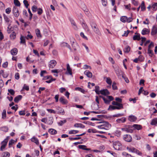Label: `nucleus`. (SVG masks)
I'll list each match as a JSON object with an SVG mask.
<instances>
[{
    "mask_svg": "<svg viewBox=\"0 0 157 157\" xmlns=\"http://www.w3.org/2000/svg\"><path fill=\"white\" fill-rule=\"evenodd\" d=\"M96 123L97 124H101L100 125L97 126V127L100 129L108 130L111 127V125L108 122L106 121H100L97 122Z\"/></svg>",
    "mask_w": 157,
    "mask_h": 157,
    "instance_id": "obj_1",
    "label": "nucleus"
},
{
    "mask_svg": "<svg viewBox=\"0 0 157 157\" xmlns=\"http://www.w3.org/2000/svg\"><path fill=\"white\" fill-rule=\"evenodd\" d=\"M90 25L94 33L99 36L101 35V33L96 23L92 22L90 23Z\"/></svg>",
    "mask_w": 157,
    "mask_h": 157,
    "instance_id": "obj_2",
    "label": "nucleus"
},
{
    "mask_svg": "<svg viewBox=\"0 0 157 157\" xmlns=\"http://www.w3.org/2000/svg\"><path fill=\"white\" fill-rule=\"evenodd\" d=\"M113 146L114 148L116 150H120L121 149L122 145L119 141H113Z\"/></svg>",
    "mask_w": 157,
    "mask_h": 157,
    "instance_id": "obj_3",
    "label": "nucleus"
},
{
    "mask_svg": "<svg viewBox=\"0 0 157 157\" xmlns=\"http://www.w3.org/2000/svg\"><path fill=\"white\" fill-rule=\"evenodd\" d=\"M132 126L131 125H126L124 128H121V130L128 133H132L133 130L132 129Z\"/></svg>",
    "mask_w": 157,
    "mask_h": 157,
    "instance_id": "obj_4",
    "label": "nucleus"
},
{
    "mask_svg": "<svg viewBox=\"0 0 157 157\" xmlns=\"http://www.w3.org/2000/svg\"><path fill=\"white\" fill-rule=\"evenodd\" d=\"M114 69L115 73L118 77H119L121 75H123L122 71L119 68L118 66H117L115 67H114Z\"/></svg>",
    "mask_w": 157,
    "mask_h": 157,
    "instance_id": "obj_5",
    "label": "nucleus"
},
{
    "mask_svg": "<svg viewBox=\"0 0 157 157\" xmlns=\"http://www.w3.org/2000/svg\"><path fill=\"white\" fill-rule=\"evenodd\" d=\"M13 12L14 16L17 17L19 15V13L17 8L16 6H14L13 10Z\"/></svg>",
    "mask_w": 157,
    "mask_h": 157,
    "instance_id": "obj_6",
    "label": "nucleus"
},
{
    "mask_svg": "<svg viewBox=\"0 0 157 157\" xmlns=\"http://www.w3.org/2000/svg\"><path fill=\"white\" fill-rule=\"evenodd\" d=\"M123 139L126 141L130 142L132 140V138L131 136L129 135H124L123 136Z\"/></svg>",
    "mask_w": 157,
    "mask_h": 157,
    "instance_id": "obj_7",
    "label": "nucleus"
},
{
    "mask_svg": "<svg viewBox=\"0 0 157 157\" xmlns=\"http://www.w3.org/2000/svg\"><path fill=\"white\" fill-rule=\"evenodd\" d=\"M56 63V62L55 60H51L49 63V67L52 68H53L55 66Z\"/></svg>",
    "mask_w": 157,
    "mask_h": 157,
    "instance_id": "obj_8",
    "label": "nucleus"
},
{
    "mask_svg": "<svg viewBox=\"0 0 157 157\" xmlns=\"http://www.w3.org/2000/svg\"><path fill=\"white\" fill-rule=\"evenodd\" d=\"M66 74L70 75H72V69L70 67L69 64H67V71L66 72Z\"/></svg>",
    "mask_w": 157,
    "mask_h": 157,
    "instance_id": "obj_9",
    "label": "nucleus"
},
{
    "mask_svg": "<svg viewBox=\"0 0 157 157\" xmlns=\"http://www.w3.org/2000/svg\"><path fill=\"white\" fill-rule=\"evenodd\" d=\"M70 21L73 28L75 30L77 29H78L76 24L74 20L72 18H70Z\"/></svg>",
    "mask_w": 157,
    "mask_h": 157,
    "instance_id": "obj_10",
    "label": "nucleus"
},
{
    "mask_svg": "<svg viewBox=\"0 0 157 157\" xmlns=\"http://www.w3.org/2000/svg\"><path fill=\"white\" fill-rule=\"evenodd\" d=\"M112 104L113 105H117L116 107H120L121 109H122L123 108V105L121 103H120L117 102L115 101H113L112 102Z\"/></svg>",
    "mask_w": 157,
    "mask_h": 157,
    "instance_id": "obj_11",
    "label": "nucleus"
},
{
    "mask_svg": "<svg viewBox=\"0 0 157 157\" xmlns=\"http://www.w3.org/2000/svg\"><path fill=\"white\" fill-rule=\"evenodd\" d=\"M100 93L101 94L105 95H108L109 94V92L107 89H104L100 90Z\"/></svg>",
    "mask_w": 157,
    "mask_h": 157,
    "instance_id": "obj_12",
    "label": "nucleus"
},
{
    "mask_svg": "<svg viewBox=\"0 0 157 157\" xmlns=\"http://www.w3.org/2000/svg\"><path fill=\"white\" fill-rule=\"evenodd\" d=\"M120 107H117L116 106H113L112 105H110L109 106V108L108 109V110L112 111V110H114L115 109H121Z\"/></svg>",
    "mask_w": 157,
    "mask_h": 157,
    "instance_id": "obj_13",
    "label": "nucleus"
},
{
    "mask_svg": "<svg viewBox=\"0 0 157 157\" xmlns=\"http://www.w3.org/2000/svg\"><path fill=\"white\" fill-rule=\"evenodd\" d=\"M135 34L136 35H134L133 37V39L134 40H140L141 39V38L140 37V34L136 33H135Z\"/></svg>",
    "mask_w": 157,
    "mask_h": 157,
    "instance_id": "obj_14",
    "label": "nucleus"
},
{
    "mask_svg": "<svg viewBox=\"0 0 157 157\" xmlns=\"http://www.w3.org/2000/svg\"><path fill=\"white\" fill-rule=\"evenodd\" d=\"M59 100L61 103L63 104H66L68 103V101L64 99L63 97L60 98Z\"/></svg>",
    "mask_w": 157,
    "mask_h": 157,
    "instance_id": "obj_15",
    "label": "nucleus"
},
{
    "mask_svg": "<svg viewBox=\"0 0 157 157\" xmlns=\"http://www.w3.org/2000/svg\"><path fill=\"white\" fill-rule=\"evenodd\" d=\"M150 33V31L147 29L144 28L141 32V33L143 35L148 34Z\"/></svg>",
    "mask_w": 157,
    "mask_h": 157,
    "instance_id": "obj_16",
    "label": "nucleus"
},
{
    "mask_svg": "<svg viewBox=\"0 0 157 157\" xmlns=\"http://www.w3.org/2000/svg\"><path fill=\"white\" fill-rule=\"evenodd\" d=\"M84 74L89 78H91L92 76V73L87 70L86 71L84 72Z\"/></svg>",
    "mask_w": 157,
    "mask_h": 157,
    "instance_id": "obj_17",
    "label": "nucleus"
},
{
    "mask_svg": "<svg viewBox=\"0 0 157 157\" xmlns=\"http://www.w3.org/2000/svg\"><path fill=\"white\" fill-rule=\"evenodd\" d=\"M157 33V28L155 26L153 27L152 29L151 34L154 35H155Z\"/></svg>",
    "mask_w": 157,
    "mask_h": 157,
    "instance_id": "obj_18",
    "label": "nucleus"
},
{
    "mask_svg": "<svg viewBox=\"0 0 157 157\" xmlns=\"http://www.w3.org/2000/svg\"><path fill=\"white\" fill-rule=\"evenodd\" d=\"M10 52L12 55L15 56L17 54V50L16 48H14L11 50Z\"/></svg>",
    "mask_w": 157,
    "mask_h": 157,
    "instance_id": "obj_19",
    "label": "nucleus"
},
{
    "mask_svg": "<svg viewBox=\"0 0 157 157\" xmlns=\"http://www.w3.org/2000/svg\"><path fill=\"white\" fill-rule=\"evenodd\" d=\"M74 127L76 128H85V126L81 123H76L74 125Z\"/></svg>",
    "mask_w": 157,
    "mask_h": 157,
    "instance_id": "obj_20",
    "label": "nucleus"
},
{
    "mask_svg": "<svg viewBox=\"0 0 157 157\" xmlns=\"http://www.w3.org/2000/svg\"><path fill=\"white\" fill-rule=\"evenodd\" d=\"M128 120L131 122H134L136 120V117L135 116L130 115L128 117Z\"/></svg>",
    "mask_w": 157,
    "mask_h": 157,
    "instance_id": "obj_21",
    "label": "nucleus"
},
{
    "mask_svg": "<svg viewBox=\"0 0 157 157\" xmlns=\"http://www.w3.org/2000/svg\"><path fill=\"white\" fill-rule=\"evenodd\" d=\"M31 140L32 142L35 143L37 145H38L39 144L38 140L37 138H36L35 137H32L31 139Z\"/></svg>",
    "mask_w": 157,
    "mask_h": 157,
    "instance_id": "obj_22",
    "label": "nucleus"
},
{
    "mask_svg": "<svg viewBox=\"0 0 157 157\" xmlns=\"http://www.w3.org/2000/svg\"><path fill=\"white\" fill-rule=\"evenodd\" d=\"M82 26L85 30H87V32H89L90 31V29H89L88 26L85 22H82Z\"/></svg>",
    "mask_w": 157,
    "mask_h": 157,
    "instance_id": "obj_23",
    "label": "nucleus"
},
{
    "mask_svg": "<svg viewBox=\"0 0 157 157\" xmlns=\"http://www.w3.org/2000/svg\"><path fill=\"white\" fill-rule=\"evenodd\" d=\"M22 96L21 95H19L15 97L14 99V101L16 103H17L18 101L21 99Z\"/></svg>",
    "mask_w": 157,
    "mask_h": 157,
    "instance_id": "obj_24",
    "label": "nucleus"
},
{
    "mask_svg": "<svg viewBox=\"0 0 157 157\" xmlns=\"http://www.w3.org/2000/svg\"><path fill=\"white\" fill-rule=\"evenodd\" d=\"M7 143L6 142H4L3 141L2 142V145L0 148V150L1 151H3V149L5 148L6 146L7 145Z\"/></svg>",
    "mask_w": 157,
    "mask_h": 157,
    "instance_id": "obj_25",
    "label": "nucleus"
},
{
    "mask_svg": "<svg viewBox=\"0 0 157 157\" xmlns=\"http://www.w3.org/2000/svg\"><path fill=\"white\" fill-rule=\"evenodd\" d=\"M48 132L51 134L55 135L57 133V131L55 129L52 128L49 129Z\"/></svg>",
    "mask_w": 157,
    "mask_h": 157,
    "instance_id": "obj_26",
    "label": "nucleus"
},
{
    "mask_svg": "<svg viewBox=\"0 0 157 157\" xmlns=\"http://www.w3.org/2000/svg\"><path fill=\"white\" fill-rule=\"evenodd\" d=\"M132 126V128L133 127L135 129H136L137 130L141 129L142 128L141 125L138 124H135Z\"/></svg>",
    "mask_w": 157,
    "mask_h": 157,
    "instance_id": "obj_27",
    "label": "nucleus"
},
{
    "mask_svg": "<svg viewBox=\"0 0 157 157\" xmlns=\"http://www.w3.org/2000/svg\"><path fill=\"white\" fill-rule=\"evenodd\" d=\"M79 148L86 151H89L90 150V148H86V146L84 145H79L78 146Z\"/></svg>",
    "mask_w": 157,
    "mask_h": 157,
    "instance_id": "obj_28",
    "label": "nucleus"
},
{
    "mask_svg": "<svg viewBox=\"0 0 157 157\" xmlns=\"http://www.w3.org/2000/svg\"><path fill=\"white\" fill-rule=\"evenodd\" d=\"M57 109L58 110V112L59 113L61 114L62 115H63L64 114V111L63 109L59 107H58L57 108Z\"/></svg>",
    "mask_w": 157,
    "mask_h": 157,
    "instance_id": "obj_29",
    "label": "nucleus"
},
{
    "mask_svg": "<svg viewBox=\"0 0 157 157\" xmlns=\"http://www.w3.org/2000/svg\"><path fill=\"white\" fill-rule=\"evenodd\" d=\"M116 121L118 123H124L126 121V118L124 117H122L117 120Z\"/></svg>",
    "mask_w": 157,
    "mask_h": 157,
    "instance_id": "obj_30",
    "label": "nucleus"
},
{
    "mask_svg": "<svg viewBox=\"0 0 157 157\" xmlns=\"http://www.w3.org/2000/svg\"><path fill=\"white\" fill-rule=\"evenodd\" d=\"M36 35L37 37L39 38L41 37V35L40 30L38 29H36Z\"/></svg>",
    "mask_w": 157,
    "mask_h": 157,
    "instance_id": "obj_31",
    "label": "nucleus"
},
{
    "mask_svg": "<svg viewBox=\"0 0 157 157\" xmlns=\"http://www.w3.org/2000/svg\"><path fill=\"white\" fill-rule=\"evenodd\" d=\"M4 17L5 21L6 22L8 23V24H10V23L11 21L10 20V19L9 18V17L5 15H4Z\"/></svg>",
    "mask_w": 157,
    "mask_h": 157,
    "instance_id": "obj_32",
    "label": "nucleus"
},
{
    "mask_svg": "<svg viewBox=\"0 0 157 157\" xmlns=\"http://www.w3.org/2000/svg\"><path fill=\"white\" fill-rule=\"evenodd\" d=\"M156 124H157V118H154L152 120L151 124L152 125H155Z\"/></svg>",
    "mask_w": 157,
    "mask_h": 157,
    "instance_id": "obj_33",
    "label": "nucleus"
},
{
    "mask_svg": "<svg viewBox=\"0 0 157 157\" xmlns=\"http://www.w3.org/2000/svg\"><path fill=\"white\" fill-rule=\"evenodd\" d=\"M127 17L125 16H123L121 17L120 20L122 22L124 23L126 22Z\"/></svg>",
    "mask_w": 157,
    "mask_h": 157,
    "instance_id": "obj_34",
    "label": "nucleus"
},
{
    "mask_svg": "<svg viewBox=\"0 0 157 157\" xmlns=\"http://www.w3.org/2000/svg\"><path fill=\"white\" fill-rule=\"evenodd\" d=\"M130 50V47L128 46H126L124 49V51L125 52L128 53Z\"/></svg>",
    "mask_w": 157,
    "mask_h": 157,
    "instance_id": "obj_35",
    "label": "nucleus"
},
{
    "mask_svg": "<svg viewBox=\"0 0 157 157\" xmlns=\"http://www.w3.org/2000/svg\"><path fill=\"white\" fill-rule=\"evenodd\" d=\"M20 43L25 44V38L24 36H21L20 37Z\"/></svg>",
    "mask_w": 157,
    "mask_h": 157,
    "instance_id": "obj_36",
    "label": "nucleus"
},
{
    "mask_svg": "<svg viewBox=\"0 0 157 157\" xmlns=\"http://www.w3.org/2000/svg\"><path fill=\"white\" fill-rule=\"evenodd\" d=\"M62 46H66L71 51H72V50L71 48V47L70 45H69L67 43L64 42L62 43Z\"/></svg>",
    "mask_w": 157,
    "mask_h": 157,
    "instance_id": "obj_37",
    "label": "nucleus"
},
{
    "mask_svg": "<svg viewBox=\"0 0 157 157\" xmlns=\"http://www.w3.org/2000/svg\"><path fill=\"white\" fill-rule=\"evenodd\" d=\"M151 6V8L154 10L155 11L157 9V3H154Z\"/></svg>",
    "mask_w": 157,
    "mask_h": 157,
    "instance_id": "obj_38",
    "label": "nucleus"
},
{
    "mask_svg": "<svg viewBox=\"0 0 157 157\" xmlns=\"http://www.w3.org/2000/svg\"><path fill=\"white\" fill-rule=\"evenodd\" d=\"M16 33L15 32H13L10 36V37L11 39L14 40L16 37Z\"/></svg>",
    "mask_w": 157,
    "mask_h": 157,
    "instance_id": "obj_39",
    "label": "nucleus"
},
{
    "mask_svg": "<svg viewBox=\"0 0 157 157\" xmlns=\"http://www.w3.org/2000/svg\"><path fill=\"white\" fill-rule=\"evenodd\" d=\"M78 132V131L75 130H71L69 131V134H75Z\"/></svg>",
    "mask_w": 157,
    "mask_h": 157,
    "instance_id": "obj_40",
    "label": "nucleus"
},
{
    "mask_svg": "<svg viewBox=\"0 0 157 157\" xmlns=\"http://www.w3.org/2000/svg\"><path fill=\"white\" fill-rule=\"evenodd\" d=\"M83 123L88 124L89 125H90L92 126H95V124L94 123H93L92 122H90V121H84L83 122Z\"/></svg>",
    "mask_w": 157,
    "mask_h": 157,
    "instance_id": "obj_41",
    "label": "nucleus"
},
{
    "mask_svg": "<svg viewBox=\"0 0 157 157\" xmlns=\"http://www.w3.org/2000/svg\"><path fill=\"white\" fill-rule=\"evenodd\" d=\"M106 82L109 85H111L112 83V81L111 80V79L109 77H107L106 78Z\"/></svg>",
    "mask_w": 157,
    "mask_h": 157,
    "instance_id": "obj_42",
    "label": "nucleus"
},
{
    "mask_svg": "<svg viewBox=\"0 0 157 157\" xmlns=\"http://www.w3.org/2000/svg\"><path fill=\"white\" fill-rule=\"evenodd\" d=\"M17 140L15 141L14 140L11 139L10 140L9 143V147H10V146L12 145L13 144H14L15 142H16Z\"/></svg>",
    "mask_w": 157,
    "mask_h": 157,
    "instance_id": "obj_43",
    "label": "nucleus"
},
{
    "mask_svg": "<svg viewBox=\"0 0 157 157\" xmlns=\"http://www.w3.org/2000/svg\"><path fill=\"white\" fill-rule=\"evenodd\" d=\"M72 46L75 51H76L78 47V45L77 43H75L74 45H72Z\"/></svg>",
    "mask_w": 157,
    "mask_h": 157,
    "instance_id": "obj_44",
    "label": "nucleus"
},
{
    "mask_svg": "<svg viewBox=\"0 0 157 157\" xmlns=\"http://www.w3.org/2000/svg\"><path fill=\"white\" fill-rule=\"evenodd\" d=\"M140 6L141 7L142 11H144L145 10V7L144 6V2L143 1L142 2L141 5Z\"/></svg>",
    "mask_w": 157,
    "mask_h": 157,
    "instance_id": "obj_45",
    "label": "nucleus"
},
{
    "mask_svg": "<svg viewBox=\"0 0 157 157\" xmlns=\"http://www.w3.org/2000/svg\"><path fill=\"white\" fill-rule=\"evenodd\" d=\"M6 117V111L5 110H4L2 113V118L3 119H5Z\"/></svg>",
    "mask_w": 157,
    "mask_h": 157,
    "instance_id": "obj_46",
    "label": "nucleus"
},
{
    "mask_svg": "<svg viewBox=\"0 0 157 157\" xmlns=\"http://www.w3.org/2000/svg\"><path fill=\"white\" fill-rule=\"evenodd\" d=\"M87 132L89 133H96L98 132L95 129H89L87 130Z\"/></svg>",
    "mask_w": 157,
    "mask_h": 157,
    "instance_id": "obj_47",
    "label": "nucleus"
},
{
    "mask_svg": "<svg viewBox=\"0 0 157 157\" xmlns=\"http://www.w3.org/2000/svg\"><path fill=\"white\" fill-rule=\"evenodd\" d=\"M147 53L149 54V56L151 57L153 55V53L151 49H148Z\"/></svg>",
    "mask_w": 157,
    "mask_h": 157,
    "instance_id": "obj_48",
    "label": "nucleus"
},
{
    "mask_svg": "<svg viewBox=\"0 0 157 157\" xmlns=\"http://www.w3.org/2000/svg\"><path fill=\"white\" fill-rule=\"evenodd\" d=\"M14 4L17 6H20V3L18 0H14Z\"/></svg>",
    "mask_w": 157,
    "mask_h": 157,
    "instance_id": "obj_49",
    "label": "nucleus"
},
{
    "mask_svg": "<svg viewBox=\"0 0 157 157\" xmlns=\"http://www.w3.org/2000/svg\"><path fill=\"white\" fill-rule=\"evenodd\" d=\"M103 100L104 101L105 103L106 104H109L110 103V101L107 98H103Z\"/></svg>",
    "mask_w": 157,
    "mask_h": 157,
    "instance_id": "obj_50",
    "label": "nucleus"
},
{
    "mask_svg": "<svg viewBox=\"0 0 157 157\" xmlns=\"http://www.w3.org/2000/svg\"><path fill=\"white\" fill-rule=\"evenodd\" d=\"M23 3L26 8H28L29 5L28 1L26 0H24Z\"/></svg>",
    "mask_w": 157,
    "mask_h": 157,
    "instance_id": "obj_51",
    "label": "nucleus"
},
{
    "mask_svg": "<svg viewBox=\"0 0 157 157\" xmlns=\"http://www.w3.org/2000/svg\"><path fill=\"white\" fill-rule=\"evenodd\" d=\"M112 86L113 89L114 90H117V87L116 85V83L115 82H113Z\"/></svg>",
    "mask_w": 157,
    "mask_h": 157,
    "instance_id": "obj_52",
    "label": "nucleus"
},
{
    "mask_svg": "<svg viewBox=\"0 0 157 157\" xmlns=\"http://www.w3.org/2000/svg\"><path fill=\"white\" fill-rule=\"evenodd\" d=\"M66 122V120H64L63 121H60V122L58 123V124L59 125L62 126Z\"/></svg>",
    "mask_w": 157,
    "mask_h": 157,
    "instance_id": "obj_53",
    "label": "nucleus"
},
{
    "mask_svg": "<svg viewBox=\"0 0 157 157\" xmlns=\"http://www.w3.org/2000/svg\"><path fill=\"white\" fill-rule=\"evenodd\" d=\"M10 154L8 152L6 151L3 153V157H9Z\"/></svg>",
    "mask_w": 157,
    "mask_h": 157,
    "instance_id": "obj_54",
    "label": "nucleus"
},
{
    "mask_svg": "<svg viewBox=\"0 0 157 157\" xmlns=\"http://www.w3.org/2000/svg\"><path fill=\"white\" fill-rule=\"evenodd\" d=\"M32 10L33 12H36L37 10H38L37 6H36L34 5L32 7Z\"/></svg>",
    "mask_w": 157,
    "mask_h": 157,
    "instance_id": "obj_55",
    "label": "nucleus"
},
{
    "mask_svg": "<svg viewBox=\"0 0 157 157\" xmlns=\"http://www.w3.org/2000/svg\"><path fill=\"white\" fill-rule=\"evenodd\" d=\"M122 78L124 79L126 83H128L129 82V80L128 79V78L127 77L125 76L124 75H122Z\"/></svg>",
    "mask_w": 157,
    "mask_h": 157,
    "instance_id": "obj_56",
    "label": "nucleus"
},
{
    "mask_svg": "<svg viewBox=\"0 0 157 157\" xmlns=\"http://www.w3.org/2000/svg\"><path fill=\"white\" fill-rule=\"evenodd\" d=\"M62 71L61 70H58L57 69L52 70L51 71V72L53 73H58L59 72H61Z\"/></svg>",
    "mask_w": 157,
    "mask_h": 157,
    "instance_id": "obj_57",
    "label": "nucleus"
},
{
    "mask_svg": "<svg viewBox=\"0 0 157 157\" xmlns=\"http://www.w3.org/2000/svg\"><path fill=\"white\" fill-rule=\"evenodd\" d=\"M8 91L11 95H13L15 94V91L12 89H8Z\"/></svg>",
    "mask_w": 157,
    "mask_h": 157,
    "instance_id": "obj_58",
    "label": "nucleus"
},
{
    "mask_svg": "<svg viewBox=\"0 0 157 157\" xmlns=\"http://www.w3.org/2000/svg\"><path fill=\"white\" fill-rule=\"evenodd\" d=\"M70 42L71 45H74L75 43H77L75 39L73 38L70 39Z\"/></svg>",
    "mask_w": 157,
    "mask_h": 157,
    "instance_id": "obj_59",
    "label": "nucleus"
},
{
    "mask_svg": "<svg viewBox=\"0 0 157 157\" xmlns=\"http://www.w3.org/2000/svg\"><path fill=\"white\" fill-rule=\"evenodd\" d=\"M19 114L20 115H24L25 114V110L20 111L19 112Z\"/></svg>",
    "mask_w": 157,
    "mask_h": 157,
    "instance_id": "obj_60",
    "label": "nucleus"
},
{
    "mask_svg": "<svg viewBox=\"0 0 157 157\" xmlns=\"http://www.w3.org/2000/svg\"><path fill=\"white\" fill-rule=\"evenodd\" d=\"M153 47L154 43L153 42H151L148 46V49H151V48H153Z\"/></svg>",
    "mask_w": 157,
    "mask_h": 157,
    "instance_id": "obj_61",
    "label": "nucleus"
},
{
    "mask_svg": "<svg viewBox=\"0 0 157 157\" xmlns=\"http://www.w3.org/2000/svg\"><path fill=\"white\" fill-rule=\"evenodd\" d=\"M37 13L39 15H41L43 12L42 10L40 8L38 9Z\"/></svg>",
    "mask_w": 157,
    "mask_h": 157,
    "instance_id": "obj_62",
    "label": "nucleus"
},
{
    "mask_svg": "<svg viewBox=\"0 0 157 157\" xmlns=\"http://www.w3.org/2000/svg\"><path fill=\"white\" fill-rule=\"evenodd\" d=\"M83 68L85 69H91V68L90 66L86 64H85L84 65Z\"/></svg>",
    "mask_w": 157,
    "mask_h": 157,
    "instance_id": "obj_63",
    "label": "nucleus"
},
{
    "mask_svg": "<svg viewBox=\"0 0 157 157\" xmlns=\"http://www.w3.org/2000/svg\"><path fill=\"white\" fill-rule=\"evenodd\" d=\"M107 98L110 101V102L113 100V97L111 96H107Z\"/></svg>",
    "mask_w": 157,
    "mask_h": 157,
    "instance_id": "obj_64",
    "label": "nucleus"
}]
</instances>
